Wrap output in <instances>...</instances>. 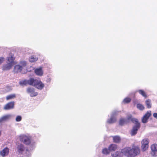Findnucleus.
Segmentation results:
<instances>
[{
    "label": "nucleus",
    "instance_id": "obj_34",
    "mask_svg": "<svg viewBox=\"0 0 157 157\" xmlns=\"http://www.w3.org/2000/svg\"><path fill=\"white\" fill-rule=\"evenodd\" d=\"M153 117L157 119V113H155L153 114Z\"/></svg>",
    "mask_w": 157,
    "mask_h": 157
},
{
    "label": "nucleus",
    "instance_id": "obj_2",
    "mask_svg": "<svg viewBox=\"0 0 157 157\" xmlns=\"http://www.w3.org/2000/svg\"><path fill=\"white\" fill-rule=\"evenodd\" d=\"M15 58L13 55L11 53L7 58L6 64L3 65L2 67L3 71H7L10 69L12 66L15 64L14 60Z\"/></svg>",
    "mask_w": 157,
    "mask_h": 157
},
{
    "label": "nucleus",
    "instance_id": "obj_29",
    "mask_svg": "<svg viewBox=\"0 0 157 157\" xmlns=\"http://www.w3.org/2000/svg\"><path fill=\"white\" fill-rule=\"evenodd\" d=\"M136 106L137 108L140 110H143L144 108V106L140 104H138Z\"/></svg>",
    "mask_w": 157,
    "mask_h": 157
},
{
    "label": "nucleus",
    "instance_id": "obj_5",
    "mask_svg": "<svg viewBox=\"0 0 157 157\" xmlns=\"http://www.w3.org/2000/svg\"><path fill=\"white\" fill-rule=\"evenodd\" d=\"M149 140L147 139H145L142 140L141 141V148L143 151H146L148 148Z\"/></svg>",
    "mask_w": 157,
    "mask_h": 157
},
{
    "label": "nucleus",
    "instance_id": "obj_3",
    "mask_svg": "<svg viewBox=\"0 0 157 157\" xmlns=\"http://www.w3.org/2000/svg\"><path fill=\"white\" fill-rule=\"evenodd\" d=\"M117 111H114L111 113L110 117L108 119L107 123L109 124H111L117 121L116 116L118 113Z\"/></svg>",
    "mask_w": 157,
    "mask_h": 157
},
{
    "label": "nucleus",
    "instance_id": "obj_18",
    "mask_svg": "<svg viewBox=\"0 0 157 157\" xmlns=\"http://www.w3.org/2000/svg\"><path fill=\"white\" fill-rule=\"evenodd\" d=\"M30 150H32L35 148L36 144L35 142L33 141L30 137Z\"/></svg>",
    "mask_w": 157,
    "mask_h": 157
},
{
    "label": "nucleus",
    "instance_id": "obj_9",
    "mask_svg": "<svg viewBox=\"0 0 157 157\" xmlns=\"http://www.w3.org/2000/svg\"><path fill=\"white\" fill-rule=\"evenodd\" d=\"M151 154L153 156L157 155V144H153L151 146Z\"/></svg>",
    "mask_w": 157,
    "mask_h": 157
},
{
    "label": "nucleus",
    "instance_id": "obj_6",
    "mask_svg": "<svg viewBox=\"0 0 157 157\" xmlns=\"http://www.w3.org/2000/svg\"><path fill=\"white\" fill-rule=\"evenodd\" d=\"M125 119L127 124L130 123L131 121L134 123L138 122V119L133 118L132 115L131 114H128Z\"/></svg>",
    "mask_w": 157,
    "mask_h": 157
},
{
    "label": "nucleus",
    "instance_id": "obj_25",
    "mask_svg": "<svg viewBox=\"0 0 157 157\" xmlns=\"http://www.w3.org/2000/svg\"><path fill=\"white\" fill-rule=\"evenodd\" d=\"M145 103L147 108H150L151 107V100H150L148 99L146 100Z\"/></svg>",
    "mask_w": 157,
    "mask_h": 157
},
{
    "label": "nucleus",
    "instance_id": "obj_31",
    "mask_svg": "<svg viewBox=\"0 0 157 157\" xmlns=\"http://www.w3.org/2000/svg\"><path fill=\"white\" fill-rule=\"evenodd\" d=\"M131 101V99L129 98H125L123 100V102L124 103H128Z\"/></svg>",
    "mask_w": 157,
    "mask_h": 157
},
{
    "label": "nucleus",
    "instance_id": "obj_26",
    "mask_svg": "<svg viewBox=\"0 0 157 157\" xmlns=\"http://www.w3.org/2000/svg\"><path fill=\"white\" fill-rule=\"evenodd\" d=\"M110 151L109 149L105 148L102 150V153L104 154L107 155L109 154Z\"/></svg>",
    "mask_w": 157,
    "mask_h": 157
},
{
    "label": "nucleus",
    "instance_id": "obj_28",
    "mask_svg": "<svg viewBox=\"0 0 157 157\" xmlns=\"http://www.w3.org/2000/svg\"><path fill=\"white\" fill-rule=\"evenodd\" d=\"M139 93L142 95L143 97L145 98L147 97V94L144 91L142 90H139L138 91Z\"/></svg>",
    "mask_w": 157,
    "mask_h": 157
},
{
    "label": "nucleus",
    "instance_id": "obj_7",
    "mask_svg": "<svg viewBox=\"0 0 157 157\" xmlns=\"http://www.w3.org/2000/svg\"><path fill=\"white\" fill-rule=\"evenodd\" d=\"M20 140L21 141L23 142L26 145L29 144V137L25 135H22L20 136Z\"/></svg>",
    "mask_w": 157,
    "mask_h": 157
},
{
    "label": "nucleus",
    "instance_id": "obj_32",
    "mask_svg": "<svg viewBox=\"0 0 157 157\" xmlns=\"http://www.w3.org/2000/svg\"><path fill=\"white\" fill-rule=\"evenodd\" d=\"M21 117L20 116H18L16 117V120L17 121H20L21 120Z\"/></svg>",
    "mask_w": 157,
    "mask_h": 157
},
{
    "label": "nucleus",
    "instance_id": "obj_22",
    "mask_svg": "<svg viewBox=\"0 0 157 157\" xmlns=\"http://www.w3.org/2000/svg\"><path fill=\"white\" fill-rule=\"evenodd\" d=\"M38 59V57L35 56H31L30 57V63L35 62Z\"/></svg>",
    "mask_w": 157,
    "mask_h": 157
},
{
    "label": "nucleus",
    "instance_id": "obj_37",
    "mask_svg": "<svg viewBox=\"0 0 157 157\" xmlns=\"http://www.w3.org/2000/svg\"><path fill=\"white\" fill-rule=\"evenodd\" d=\"M28 92H29V88H28Z\"/></svg>",
    "mask_w": 157,
    "mask_h": 157
},
{
    "label": "nucleus",
    "instance_id": "obj_36",
    "mask_svg": "<svg viewBox=\"0 0 157 157\" xmlns=\"http://www.w3.org/2000/svg\"><path fill=\"white\" fill-rule=\"evenodd\" d=\"M27 72V71H26V72H22V74H25V73H26Z\"/></svg>",
    "mask_w": 157,
    "mask_h": 157
},
{
    "label": "nucleus",
    "instance_id": "obj_15",
    "mask_svg": "<svg viewBox=\"0 0 157 157\" xmlns=\"http://www.w3.org/2000/svg\"><path fill=\"white\" fill-rule=\"evenodd\" d=\"M22 67L19 65H15L13 70V71L15 73L20 72L22 70Z\"/></svg>",
    "mask_w": 157,
    "mask_h": 157
},
{
    "label": "nucleus",
    "instance_id": "obj_17",
    "mask_svg": "<svg viewBox=\"0 0 157 157\" xmlns=\"http://www.w3.org/2000/svg\"><path fill=\"white\" fill-rule=\"evenodd\" d=\"M38 94L37 92H36V90L33 88H30V96L31 97L36 96Z\"/></svg>",
    "mask_w": 157,
    "mask_h": 157
},
{
    "label": "nucleus",
    "instance_id": "obj_20",
    "mask_svg": "<svg viewBox=\"0 0 157 157\" xmlns=\"http://www.w3.org/2000/svg\"><path fill=\"white\" fill-rule=\"evenodd\" d=\"M19 84L21 86H26L29 83V80H24L21 81L19 82Z\"/></svg>",
    "mask_w": 157,
    "mask_h": 157
},
{
    "label": "nucleus",
    "instance_id": "obj_30",
    "mask_svg": "<svg viewBox=\"0 0 157 157\" xmlns=\"http://www.w3.org/2000/svg\"><path fill=\"white\" fill-rule=\"evenodd\" d=\"M20 64L21 65L22 68L27 65V63L25 61H21L20 62Z\"/></svg>",
    "mask_w": 157,
    "mask_h": 157
},
{
    "label": "nucleus",
    "instance_id": "obj_4",
    "mask_svg": "<svg viewBox=\"0 0 157 157\" xmlns=\"http://www.w3.org/2000/svg\"><path fill=\"white\" fill-rule=\"evenodd\" d=\"M135 125L133 126L131 131V134L132 136L135 135L137 133V131L140 127V124L138 122L135 123Z\"/></svg>",
    "mask_w": 157,
    "mask_h": 157
},
{
    "label": "nucleus",
    "instance_id": "obj_8",
    "mask_svg": "<svg viewBox=\"0 0 157 157\" xmlns=\"http://www.w3.org/2000/svg\"><path fill=\"white\" fill-rule=\"evenodd\" d=\"M43 67H40L34 69V72L35 74L38 76H42L44 74V71Z\"/></svg>",
    "mask_w": 157,
    "mask_h": 157
},
{
    "label": "nucleus",
    "instance_id": "obj_10",
    "mask_svg": "<svg viewBox=\"0 0 157 157\" xmlns=\"http://www.w3.org/2000/svg\"><path fill=\"white\" fill-rule=\"evenodd\" d=\"M151 111H148L142 119V122L144 123H147L148 119L151 116Z\"/></svg>",
    "mask_w": 157,
    "mask_h": 157
},
{
    "label": "nucleus",
    "instance_id": "obj_27",
    "mask_svg": "<svg viewBox=\"0 0 157 157\" xmlns=\"http://www.w3.org/2000/svg\"><path fill=\"white\" fill-rule=\"evenodd\" d=\"M113 140L114 141L115 143H118L120 141V138L118 136H115L113 137Z\"/></svg>",
    "mask_w": 157,
    "mask_h": 157
},
{
    "label": "nucleus",
    "instance_id": "obj_11",
    "mask_svg": "<svg viewBox=\"0 0 157 157\" xmlns=\"http://www.w3.org/2000/svg\"><path fill=\"white\" fill-rule=\"evenodd\" d=\"M9 149L7 147H6L0 152V154L2 157H5L7 156L9 152Z\"/></svg>",
    "mask_w": 157,
    "mask_h": 157
},
{
    "label": "nucleus",
    "instance_id": "obj_39",
    "mask_svg": "<svg viewBox=\"0 0 157 157\" xmlns=\"http://www.w3.org/2000/svg\"><path fill=\"white\" fill-rule=\"evenodd\" d=\"M9 86H7V88H9Z\"/></svg>",
    "mask_w": 157,
    "mask_h": 157
},
{
    "label": "nucleus",
    "instance_id": "obj_35",
    "mask_svg": "<svg viewBox=\"0 0 157 157\" xmlns=\"http://www.w3.org/2000/svg\"><path fill=\"white\" fill-rule=\"evenodd\" d=\"M113 157H115L114 156V155H113ZM116 157H119V156L117 155V156H116Z\"/></svg>",
    "mask_w": 157,
    "mask_h": 157
},
{
    "label": "nucleus",
    "instance_id": "obj_14",
    "mask_svg": "<svg viewBox=\"0 0 157 157\" xmlns=\"http://www.w3.org/2000/svg\"><path fill=\"white\" fill-rule=\"evenodd\" d=\"M44 86V84L43 83L40 79L35 87L40 90H41L43 89Z\"/></svg>",
    "mask_w": 157,
    "mask_h": 157
},
{
    "label": "nucleus",
    "instance_id": "obj_33",
    "mask_svg": "<svg viewBox=\"0 0 157 157\" xmlns=\"http://www.w3.org/2000/svg\"><path fill=\"white\" fill-rule=\"evenodd\" d=\"M4 60L5 59L4 58L2 57L0 58V65L3 62Z\"/></svg>",
    "mask_w": 157,
    "mask_h": 157
},
{
    "label": "nucleus",
    "instance_id": "obj_23",
    "mask_svg": "<svg viewBox=\"0 0 157 157\" xmlns=\"http://www.w3.org/2000/svg\"><path fill=\"white\" fill-rule=\"evenodd\" d=\"M119 124L121 125H123L124 124H127L125 118H121L119 121Z\"/></svg>",
    "mask_w": 157,
    "mask_h": 157
},
{
    "label": "nucleus",
    "instance_id": "obj_19",
    "mask_svg": "<svg viewBox=\"0 0 157 157\" xmlns=\"http://www.w3.org/2000/svg\"><path fill=\"white\" fill-rule=\"evenodd\" d=\"M10 116L8 115L3 116L2 117L0 118V123H2L5 121H6L8 120Z\"/></svg>",
    "mask_w": 157,
    "mask_h": 157
},
{
    "label": "nucleus",
    "instance_id": "obj_24",
    "mask_svg": "<svg viewBox=\"0 0 157 157\" xmlns=\"http://www.w3.org/2000/svg\"><path fill=\"white\" fill-rule=\"evenodd\" d=\"M16 97V95L15 94H11L7 96L6 98L7 100L13 99Z\"/></svg>",
    "mask_w": 157,
    "mask_h": 157
},
{
    "label": "nucleus",
    "instance_id": "obj_16",
    "mask_svg": "<svg viewBox=\"0 0 157 157\" xmlns=\"http://www.w3.org/2000/svg\"><path fill=\"white\" fill-rule=\"evenodd\" d=\"M17 151L19 153L22 154L24 151L25 147L22 144L18 145L17 147Z\"/></svg>",
    "mask_w": 157,
    "mask_h": 157
},
{
    "label": "nucleus",
    "instance_id": "obj_38",
    "mask_svg": "<svg viewBox=\"0 0 157 157\" xmlns=\"http://www.w3.org/2000/svg\"><path fill=\"white\" fill-rule=\"evenodd\" d=\"M117 155V153H116L115 154V155Z\"/></svg>",
    "mask_w": 157,
    "mask_h": 157
},
{
    "label": "nucleus",
    "instance_id": "obj_13",
    "mask_svg": "<svg viewBox=\"0 0 157 157\" xmlns=\"http://www.w3.org/2000/svg\"><path fill=\"white\" fill-rule=\"evenodd\" d=\"M39 80L36 78H30V85H32L35 87Z\"/></svg>",
    "mask_w": 157,
    "mask_h": 157
},
{
    "label": "nucleus",
    "instance_id": "obj_12",
    "mask_svg": "<svg viewBox=\"0 0 157 157\" xmlns=\"http://www.w3.org/2000/svg\"><path fill=\"white\" fill-rule=\"evenodd\" d=\"M14 102L11 101L7 103L5 106L4 109L5 110H9L12 109L14 108Z\"/></svg>",
    "mask_w": 157,
    "mask_h": 157
},
{
    "label": "nucleus",
    "instance_id": "obj_21",
    "mask_svg": "<svg viewBox=\"0 0 157 157\" xmlns=\"http://www.w3.org/2000/svg\"><path fill=\"white\" fill-rule=\"evenodd\" d=\"M117 147V146L116 144H112L110 145L109 147L110 151H114Z\"/></svg>",
    "mask_w": 157,
    "mask_h": 157
},
{
    "label": "nucleus",
    "instance_id": "obj_1",
    "mask_svg": "<svg viewBox=\"0 0 157 157\" xmlns=\"http://www.w3.org/2000/svg\"><path fill=\"white\" fill-rule=\"evenodd\" d=\"M140 149L137 146L126 147L121 150V152L127 157H134L140 153Z\"/></svg>",
    "mask_w": 157,
    "mask_h": 157
}]
</instances>
